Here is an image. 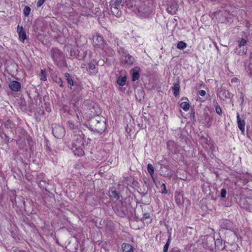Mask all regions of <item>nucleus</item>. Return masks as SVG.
I'll return each instance as SVG.
<instances>
[{
	"label": "nucleus",
	"mask_w": 252,
	"mask_h": 252,
	"mask_svg": "<svg viewBox=\"0 0 252 252\" xmlns=\"http://www.w3.org/2000/svg\"><path fill=\"white\" fill-rule=\"evenodd\" d=\"M90 129L94 132L102 133L106 128L105 122L103 118L99 116L92 118L89 122Z\"/></svg>",
	"instance_id": "nucleus-1"
},
{
	"label": "nucleus",
	"mask_w": 252,
	"mask_h": 252,
	"mask_svg": "<svg viewBox=\"0 0 252 252\" xmlns=\"http://www.w3.org/2000/svg\"><path fill=\"white\" fill-rule=\"evenodd\" d=\"M50 55L58 66L60 68L67 66V63L64 61V55L62 51L57 48H53L50 50Z\"/></svg>",
	"instance_id": "nucleus-2"
},
{
	"label": "nucleus",
	"mask_w": 252,
	"mask_h": 252,
	"mask_svg": "<svg viewBox=\"0 0 252 252\" xmlns=\"http://www.w3.org/2000/svg\"><path fill=\"white\" fill-rule=\"evenodd\" d=\"M206 240L210 242V245H207L208 247V250L210 251H213V244H215V249L219 251H223L225 250L226 246L225 245V243L223 242V241L221 239L217 238L215 239L214 237H211L210 236H208L206 237Z\"/></svg>",
	"instance_id": "nucleus-3"
},
{
	"label": "nucleus",
	"mask_w": 252,
	"mask_h": 252,
	"mask_svg": "<svg viewBox=\"0 0 252 252\" xmlns=\"http://www.w3.org/2000/svg\"><path fill=\"white\" fill-rule=\"evenodd\" d=\"M114 210L121 217H124L127 214L126 206L124 205L122 202H119L116 204L114 208Z\"/></svg>",
	"instance_id": "nucleus-4"
},
{
	"label": "nucleus",
	"mask_w": 252,
	"mask_h": 252,
	"mask_svg": "<svg viewBox=\"0 0 252 252\" xmlns=\"http://www.w3.org/2000/svg\"><path fill=\"white\" fill-rule=\"evenodd\" d=\"M93 45L94 47L103 48L105 45V41L103 36L99 33H96L93 38Z\"/></svg>",
	"instance_id": "nucleus-5"
},
{
	"label": "nucleus",
	"mask_w": 252,
	"mask_h": 252,
	"mask_svg": "<svg viewBox=\"0 0 252 252\" xmlns=\"http://www.w3.org/2000/svg\"><path fill=\"white\" fill-rule=\"evenodd\" d=\"M52 133L57 138H61L65 135V129L63 127L57 125H52Z\"/></svg>",
	"instance_id": "nucleus-6"
},
{
	"label": "nucleus",
	"mask_w": 252,
	"mask_h": 252,
	"mask_svg": "<svg viewBox=\"0 0 252 252\" xmlns=\"http://www.w3.org/2000/svg\"><path fill=\"white\" fill-rule=\"evenodd\" d=\"M244 66L245 71L249 77H252V52H251L248 59L244 62Z\"/></svg>",
	"instance_id": "nucleus-7"
},
{
	"label": "nucleus",
	"mask_w": 252,
	"mask_h": 252,
	"mask_svg": "<svg viewBox=\"0 0 252 252\" xmlns=\"http://www.w3.org/2000/svg\"><path fill=\"white\" fill-rule=\"evenodd\" d=\"M84 145L72 144V147L71 150L75 156H82L84 155L85 153L84 151Z\"/></svg>",
	"instance_id": "nucleus-8"
},
{
	"label": "nucleus",
	"mask_w": 252,
	"mask_h": 252,
	"mask_svg": "<svg viewBox=\"0 0 252 252\" xmlns=\"http://www.w3.org/2000/svg\"><path fill=\"white\" fill-rule=\"evenodd\" d=\"M2 124L4 127L7 129H9L11 132H13L14 130L16 128V124L8 117L4 118L3 119Z\"/></svg>",
	"instance_id": "nucleus-9"
},
{
	"label": "nucleus",
	"mask_w": 252,
	"mask_h": 252,
	"mask_svg": "<svg viewBox=\"0 0 252 252\" xmlns=\"http://www.w3.org/2000/svg\"><path fill=\"white\" fill-rule=\"evenodd\" d=\"M74 138L73 140L72 144H78L79 143V144L84 145V135L83 134L82 131L80 130L75 133H74Z\"/></svg>",
	"instance_id": "nucleus-10"
},
{
	"label": "nucleus",
	"mask_w": 252,
	"mask_h": 252,
	"mask_svg": "<svg viewBox=\"0 0 252 252\" xmlns=\"http://www.w3.org/2000/svg\"><path fill=\"white\" fill-rule=\"evenodd\" d=\"M218 95L220 99L223 100L231 98L232 96V94L228 91L222 88H220L218 90Z\"/></svg>",
	"instance_id": "nucleus-11"
},
{
	"label": "nucleus",
	"mask_w": 252,
	"mask_h": 252,
	"mask_svg": "<svg viewBox=\"0 0 252 252\" xmlns=\"http://www.w3.org/2000/svg\"><path fill=\"white\" fill-rule=\"evenodd\" d=\"M17 32L18 33L19 40L24 43L25 40L27 39V36L26 31L22 26H20L19 25L17 26Z\"/></svg>",
	"instance_id": "nucleus-12"
},
{
	"label": "nucleus",
	"mask_w": 252,
	"mask_h": 252,
	"mask_svg": "<svg viewBox=\"0 0 252 252\" xmlns=\"http://www.w3.org/2000/svg\"><path fill=\"white\" fill-rule=\"evenodd\" d=\"M167 146L171 153L175 154L178 152V145L174 141H168L167 143Z\"/></svg>",
	"instance_id": "nucleus-13"
},
{
	"label": "nucleus",
	"mask_w": 252,
	"mask_h": 252,
	"mask_svg": "<svg viewBox=\"0 0 252 252\" xmlns=\"http://www.w3.org/2000/svg\"><path fill=\"white\" fill-rule=\"evenodd\" d=\"M86 70L91 75H95L98 72L97 68L94 63L92 62L89 63L88 67H86Z\"/></svg>",
	"instance_id": "nucleus-14"
},
{
	"label": "nucleus",
	"mask_w": 252,
	"mask_h": 252,
	"mask_svg": "<svg viewBox=\"0 0 252 252\" xmlns=\"http://www.w3.org/2000/svg\"><path fill=\"white\" fill-rule=\"evenodd\" d=\"M9 87L13 91L18 92L20 90L21 84L19 82L13 80L10 82Z\"/></svg>",
	"instance_id": "nucleus-15"
},
{
	"label": "nucleus",
	"mask_w": 252,
	"mask_h": 252,
	"mask_svg": "<svg viewBox=\"0 0 252 252\" xmlns=\"http://www.w3.org/2000/svg\"><path fill=\"white\" fill-rule=\"evenodd\" d=\"M77 124H78V122ZM66 125L67 127L73 132V134L80 131L78 129V125L77 124H75L72 121H67Z\"/></svg>",
	"instance_id": "nucleus-16"
},
{
	"label": "nucleus",
	"mask_w": 252,
	"mask_h": 252,
	"mask_svg": "<svg viewBox=\"0 0 252 252\" xmlns=\"http://www.w3.org/2000/svg\"><path fill=\"white\" fill-rule=\"evenodd\" d=\"M139 69L140 68L137 66L135 67L134 68L132 69V81L133 82L136 81L139 79Z\"/></svg>",
	"instance_id": "nucleus-17"
},
{
	"label": "nucleus",
	"mask_w": 252,
	"mask_h": 252,
	"mask_svg": "<svg viewBox=\"0 0 252 252\" xmlns=\"http://www.w3.org/2000/svg\"><path fill=\"white\" fill-rule=\"evenodd\" d=\"M237 121L239 128L243 132L245 130V122L244 120L241 119L238 113L237 114Z\"/></svg>",
	"instance_id": "nucleus-18"
},
{
	"label": "nucleus",
	"mask_w": 252,
	"mask_h": 252,
	"mask_svg": "<svg viewBox=\"0 0 252 252\" xmlns=\"http://www.w3.org/2000/svg\"><path fill=\"white\" fill-rule=\"evenodd\" d=\"M64 76L69 88L71 89L72 87L75 85V82L73 81L71 76L68 73H65Z\"/></svg>",
	"instance_id": "nucleus-19"
},
{
	"label": "nucleus",
	"mask_w": 252,
	"mask_h": 252,
	"mask_svg": "<svg viewBox=\"0 0 252 252\" xmlns=\"http://www.w3.org/2000/svg\"><path fill=\"white\" fill-rule=\"evenodd\" d=\"M122 249L123 252H133V247L129 244L124 243L122 245Z\"/></svg>",
	"instance_id": "nucleus-20"
},
{
	"label": "nucleus",
	"mask_w": 252,
	"mask_h": 252,
	"mask_svg": "<svg viewBox=\"0 0 252 252\" xmlns=\"http://www.w3.org/2000/svg\"><path fill=\"white\" fill-rule=\"evenodd\" d=\"M147 171L151 175L154 183L156 185V180L154 176L155 169L151 163H148L147 165Z\"/></svg>",
	"instance_id": "nucleus-21"
},
{
	"label": "nucleus",
	"mask_w": 252,
	"mask_h": 252,
	"mask_svg": "<svg viewBox=\"0 0 252 252\" xmlns=\"http://www.w3.org/2000/svg\"><path fill=\"white\" fill-rule=\"evenodd\" d=\"M247 52V47H237L234 50V52L236 54L239 56H242L246 54Z\"/></svg>",
	"instance_id": "nucleus-22"
},
{
	"label": "nucleus",
	"mask_w": 252,
	"mask_h": 252,
	"mask_svg": "<svg viewBox=\"0 0 252 252\" xmlns=\"http://www.w3.org/2000/svg\"><path fill=\"white\" fill-rule=\"evenodd\" d=\"M232 222L227 220H223L221 224V227L226 229H230L232 227Z\"/></svg>",
	"instance_id": "nucleus-23"
},
{
	"label": "nucleus",
	"mask_w": 252,
	"mask_h": 252,
	"mask_svg": "<svg viewBox=\"0 0 252 252\" xmlns=\"http://www.w3.org/2000/svg\"><path fill=\"white\" fill-rule=\"evenodd\" d=\"M126 76L123 77L120 76L117 78L116 82L119 86L123 87L126 84Z\"/></svg>",
	"instance_id": "nucleus-24"
},
{
	"label": "nucleus",
	"mask_w": 252,
	"mask_h": 252,
	"mask_svg": "<svg viewBox=\"0 0 252 252\" xmlns=\"http://www.w3.org/2000/svg\"><path fill=\"white\" fill-rule=\"evenodd\" d=\"M125 63L127 65H132L134 61V58L129 54L126 55L125 56Z\"/></svg>",
	"instance_id": "nucleus-25"
},
{
	"label": "nucleus",
	"mask_w": 252,
	"mask_h": 252,
	"mask_svg": "<svg viewBox=\"0 0 252 252\" xmlns=\"http://www.w3.org/2000/svg\"><path fill=\"white\" fill-rule=\"evenodd\" d=\"M180 88L179 83L174 84V86L172 87L173 94L175 97H177L179 95L180 93Z\"/></svg>",
	"instance_id": "nucleus-26"
},
{
	"label": "nucleus",
	"mask_w": 252,
	"mask_h": 252,
	"mask_svg": "<svg viewBox=\"0 0 252 252\" xmlns=\"http://www.w3.org/2000/svg\"><path fill=\"white\" fill-rule=\"evenodd\" d=\"M199 142L203 147H206L209 145L210 140L204 136H201L200 138Z\"/></svg>",
	"instance_id": "nucleus-27"
},
{
	"label": "nucleus",
	"mask_w": 252,
	"mask_h": 252,
	"mask_svg": "<svg viewBox=\"0 0 252 252\" xmlns=\"http://www.w3.org/2000/svg\"><path fill=\"white\" fill-rule=\"evenodd\" d=\"M46 75V71L41 69L40 73L39 74L40 79L42 81H46L47 80Z\"/></svg>",
	"instance_id": "nucleus-28"
},
{
	"label": "nucleus",
	"mask_w": 252,
	"mask_h": 252,
	"mask_svg": "<svg viewBox=\"0 0 252 252\" xmlns=\"http://www.w3.org/2000/svg\"><path fill=\"white\" fill-rule=\"evenodd\" d=\"M110 196L111 197H113L114 198L118 200L120 198V195L119 193L116 190H111V192H110Z\"/></svg>",
	"instance_id": "nucleus-29"
},
{
	"label": "nucleus",
	"mask_w": 252,
	"mask_h": 252,
	"mask_svg": "<svg viewBox=\"0 0 252 252\" xmlns=\"http://www.w3.org/2000/svg\"><path fill=\"white\" fill-rule=\"evenodd\" d=\"M180 106L185 111L188 110L190 106L189 104L186 101L181 103Z\"/></svg>",
	"instance_id": "nucleus-30"
},
{
	"label": "nucleus",
	"mask_w": 252,
	"mask_h": 252,
	"mask_svg": "<svg viewBox=\"0 0 252 252\" xmlns=\"http://www.w3.org/2000/svg\"><path fill=\"white\" fill-rule=\"evenodd\" d=\"M187 46V44L184 41H179L177 43V48L179 49L183 50Z\"/></svg>",
	"instance_id": "nucleus-31"
},
{
	"label": "nucleus",
	"mask_w": 252,
	"mask_h": 252,
	"mask_svg": "<svg viewBox=\"0 0 252 252\" xmlns=\"http://www.w3.org/2000/svg\"><path fill=\"white\" fill-rule=\"evenodd\" d=\"M122 0H115L112 3V7L115 9H118V7L121 5Z\"/></svg>",
	"instance_id": "nucleus-32"
},
{
	"label": "nucleus",
	"mask_w": 252,
	"mask_h": 252,
	"mask_svg": "<svg viewBox=\"0 0 252 252\" xmlns=\"http://www.w3.org/2000/svg\"><path fill=\"white\" fill-rule=\"evenodd\" d=\"M106 20H107L108 22H109L110 19L108 17H98V21L99 24H101L102 27H103V25H104L103 22Z\"/></svg>",
	"instance_id": "nucleus-33"
},
{
	"label": "nucleus",
	"mask_w": 252,
	"mask_h": 252,
	"mask_svg": "<svg viewBox=\"0 0 252 252\" xmlns=\"http://www.w3.org/2000/svg\"><path fill=\"white\" fill-rule=\"evenodd\" d=\"M24 21L25 23V26H29L31 24L32 19H31V17H24Z\"/></svg>",
	"instance_id": "nucleus-34"
},
{
	"label": "nucleus",
	"mask_w": 252,
	"mask_h": 252,
	"mask_svg": "<svg viewBox=\"0 0 252 252\" xmlns=\"http://www.w3.org/2000/svg\"><path fill=\"white\" fill-rule=\"evenodd\" d=\"M215 110L216 113L219 115L221 116L222 114V110L220 107L218 105V104L217 103V105H215Z\"/></svg>",
	"instance_id": "nucleus-35"
},
{
	"label": "nucleus",
	"mask_w": 252,
	"mask_h": 252,
	"mask_svg": "<svg viewBox=\"0 0 252 252\" xmlns=\"http://www.w3.org/2000/svg\"><path fill=\"white\" fill-rule=\"evenodd\" d=\"M227 191L225 189H222L220 190V197L223 199L225 198Z\"/></svg>",
	"instance_id": "nucleus-36"
},
{
	"label": "nucleus",
	"mask_w": 252,
	"mask_h": 252,
	"mask_svg": "<svg viewBox=\"0 0 252 252\" xmlns=\"http://www.w3.org/2000/svg\"><path fill=\"white\" fill-rule=\"evenodd\" d=\"M23 11L25 16H28L30 13L31 8L30 7L26 6L24 8Z\"/></svg>",
	"instance_id": "nucleus-37"
},
{
	"label": "nucleus",
	"mask_w": 252,
	"mask_h": 252,
	"mask_svg": "<svg viewBox=\"0 0 252 252\" xmlns=\"http://www.w3.org/2000/svg\"><path fill=\"white\" fill-rule=\"evenodd\" d=\"M247 43V41L244 38H242L239 42L238 47H244Z\"/></svg>",
	"instance_id": "nucleus-38"
},
{
	"label": "nucleus",
	"mask_w": 252,
	"mask_h": 252,
	"mask_svg": "<svg viewBox=\"0 0 252 252\" xmlns=\"http://www.w3.org/2000/svg\"><path fill=\"white\" fill-rule=\"evenodd\" d=\"M150 217V214L149 213H144L143 215L142 218L141 219V220L144 221L145 220L149 219Z\"/></svg>",
	"instance_id": "nucleus-39"
},
{
	"label": "nucleus",
	"mask_w": 252,
	"mask_h": 252,
	"mask_svg": "<svg viewBox=\"0 0 252 252\" xmlns=\"http://www.w3.org/2000/svg\"><path fill=\"white\" fill-rule=\"evenodd\" d=\"M161 192L162 193L167 194V190H166V185H165V184L164 183H163L161 185Z\"/></svg>",
	"instance_id": "nucleus-40"
},
{
	"label": "nucleus",
	"mask_w": 252,
	"mask_h": 252,
	"mask_svg": "<svg viewBox=\"0 0 252 252\" xmlns=\"http://www.w3.org/2000/svg\"><path fill=\"white\" fill-rule=\"evenodd\" d=\"M208 235H207L208 236ZM206 238H205V241H204L203 242V246L204 247V248L206 249H208V247H207V245H210V244L211 243L210 242H209L207 240H206V237L207 236H205Z\"/></svg>",
	"instance_id": "nucleus-41"
},
{
	"label": "nucleus",
	"mask_w": 252,
	"mask_h": 252,
	"mask_svg": "<svg viewBox=\"0 0 252 252\" xmlns=\"http://www.w3.org/2000/svg\"><path fill=\"white\" fill-rule=\"evenodd\" d=\"M58 85L61 87H63L64 85L63 84V81H62V79L61 78H59L57 81H56Z\"/></svg>",
	"instance_id": "nucleus-42"
},
{
	"label": "nucleus",
	"mask_w": 252,
	"mask_h": 252,
	"mask_svg": "<svg viewBox=\"0 0 252 252\" xmlns=\"http://www.w3.org/2000/svg\"><path fill=\"white\" fill-rule=\"evenodd\" d=\"M170 245V244L168 243H166L165 244L164 247H163V252H168V250L169 246Z\"/></svg>",
	"instance_id": "nucleus-43"
},
{
	"label": "nucleus",
	"mask_w": 252,
	"mask_h": 252,
	"mask_svg": "<svg viewBox=\"0 0 252 252\" xmlns=\"http://www.w3.org/2000/svg\"><path fill=\"white\" fill-rule=\"evenodd\" d=\"M45 0H38L37 1L36 5L37 7H40L45 2Z\"/></svg>",
	"instance_id": "nucleus-44"
},
{
	"label": "nucleus",
	"mask_w": 252,
	"mask_h": 252,
	"mask_svg": "<svg viewBox=\"0 0 252 252\" xmlns=\"http://www.w3.org/2000/svg\"><path fill=\"white\" fill-rule=\"evenodd\" d=\"M38 185L41 188V187H43L44 188V185H45L46 184V182L45 181H40V182H38Z\"/></svg>",
	"instance_id": "nucleus-45"
},
{
	"label": "nucleus",
	"mask_w": 252,
	"mask_h": 252,
	"mask_svg": "<svg viewBox=\"0 0 252 252\" xmlns=\"http://www.w3.org/2000/svg\"><path fill=\"white\" fill-rule=\"evenodd\" d=\"M206 93L204 90H200L198 92V94L201 96H204Z\"/></svg>",
	"instance_id": "nucleus-46"
},
{
	"label": "nucleus",
	"mask_w": 252,
	"mask_h": 252,
	"mask_svg": "<svg viewBox=\"0 0 252 252\" xmlns=\"http://www.w3.org/2000/svg\"><path fill=\"white\" fill-rule=\"evenodd\" d=\"M4 136H5L4 140H5V143H9V137L6 134H4Z\"/></svg>",
	"instance_id": "nucleus-47"
},
{
	"label": "nucleus",
	"mask_w": 252,
	"mask_h": 252,
	"mask_svg": "<svg viewBox=\"0 0 252 252\" xmlns=\"http://www.w3.org/2000/svg\"><path fill=\"white\" fill-rule=\"evenodd\" d=\"M172 240V237H171V234H169V236H168V239H167V241L166 243H168L169 244H170V242Z\"/></svg>",
	"instance_id": "nucleus-48"
},
{
	"label": "nucleus",
	"mask_w": 252,
	"mask_h": 252,
	"mask_svg": "<svg viewBox=\"0 0 252 252\" xmlns=\"http://www.w3.org/2000/svg\"><path fill=\"white\" fill-rule=\"evenodd\" d=\"M238 79L237 78H233L231 79V82L232 83H233V82H237V81H238Z\"/></svg>",
	"instance_id": "nucleus-49"
},
{
	"label": "nucleus",
	"mask_w": 252,
	"mask_h": 252,
	"mask_svg": "<svg viewBox=\"0 0 252 252\" xmlns=\"http://www.w3.org/2000/svg\"><path fill=\"white\" fill-rule=\"evenodd\" d=\"M87 67H88V65H87L86 64L83 63L81 65V67L83 68H86V69Z\"/></svg>",
	"instance_id": "nucleus-50"
},
{
	"label": "nucleus",
	"mask_w": 252,
	"mask_h": 252,
	"mask_svg": "<svg viewBox=\"0 0 252 252\" xmlns=\"http://www.w3.org/2000/svg\"><path fill=\"white\" fill-rule=\"evenodd\" d=\"M80 112L79 111H78V112H76V116H77V118H78V119L79 120H80V118H79V114H80Z\"/></svg>",
	"instance_id": "nucleus-51"
},
{
	"label": "nucleus",
	"mask_w": 252,
	"mask_h": 252,
	"mask_svg": "<svg viewBox=\"0 0 252 252\" xmlns=\"http://www.w3.org/2000/svg\"><path fill=\"white\" fill-rule=\"evenodd\" d=\"M169 7H168L167 9V10L168 11V13L170 14H171V15H173L174 14V13L171 12H169Z\"/></svg>",
	"instance_id": "nucleus-52"
},
{
	"label": "nucleus",
	"mask_w": 252,
	"mask_h": 252,
	"mask_svg": "<svg viewBox=\"0 0 252 252\" xmlns=\"http://www.w3.org/2000/svg\"><path fill=\"white\" fill-rule=\"evenodd\" d=\"M244 208H245L246 209H250L249 205L247 204L245 206H243Z\"/></svg>",
	"instance_id": "nucleus-53"
},
{
	"label": "nucleus",
	"mask_w": 252,
	"mask_h": 252,
	"mask_svg": "<svg viewBox=\"0 0 252 252\" xmlns=\"http://www.w3.org/2000/svg\"><path fill=\"white\" fill-rule=\"evenodd\" d=\"M241 98L242 99V101L243 102L244 101V96L242 94H241Z\"/></svg>",
	"instance_id": "nucleus-54"
},
{
	"label": "nucleus",
	"mask_w": 252,
	"mask_h": 252,
	"mask_svg": "<svg viewBox=\"0 0 252 252\" xmlns=\"http://www.w3.org/2000/svg\"><path fill=\"white\" fill-rule=\"evenodd\" d=\"M195 113L194 112H192L191 114V115H192L193 117H194Z\"/></svg>",
	"instance_id": "nucleus-55"
},
{
	"label": "nucleus",
	"mask_w": 252,
	"mask_h": 252,
	"mask_svg": "<svg viewBox=\"0 0 252 252\" xmlns=\"http://www.w3.org/2000/svg\"><path fill=\"white\" fill-rule=\"evenodd\" d=\"M29 224L30 226H32V225H33V224L32 223H29Z\"/></svg>",
	"instance_id": "nucleus-56"
},
{
	"label": "nucleus",
	"mask_w": 252,
	"mask_h": 252,
	"mask_svg": "<svg viewBox=\"0 0 252 252\" xmlns=\"http://www.w3.org/2000/svg\"><path fill=\"white\" fill-rule=\"evenodd\" d=\"M0 124H2V121H1V120L0 119Z\"/></svg>",
	"instance_id": "nucleus-57"
},
{
	"label": "nucleus",
	"mask_w": 252,
	"mask_h": 252,
	"mask_svg": "<svg viewBox=\"0 0 252 252\" xmlns=\"http://www.w3.org/2000/svg\"><path fill=\"white\" fill-rule=\"evenodd\" d=\"M209 121H210V120H212V119H211V118H209Z\"/></svg>",
	"instance_id": "nucleus-58"
},
{
	"label": "nucleus",
	"mask_w": 252,
	"mask_h": 252,
	"mask_svg": "<svg viewBox=\"0 0 252 252\" xmlns=\"http://www.w3.org/2000/svg\"><path fill=\"white\" fill-rule=\"evenodd\" d=\"M57 244H59V242H58V241H57Z\"/></svg>",
	"instance_id": "nucleus-59"
}]
</instances>
